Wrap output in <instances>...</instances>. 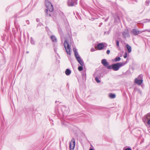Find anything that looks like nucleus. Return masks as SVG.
<instances>
[{
  "label": "nucleus",
  "mask_w": 150,
  "mask_h": 150,
  "mask_svg": "<svg viewBox=\"0 0 150 150\" xmlns=\"http://www.w3.org/2000/svg\"><path fill=\"white\" fill-rule=\"evenodd\" d=\"M99 79H100L99 78L96 76L95 77V80L97 83H99L100 82V81Z\"/></svg>",
  "instance_id": "22"
},
{
  "label": "nucleus",
  "mask_w": 150,
  "mask_h": 150,
  "mask_svg": "<svg viewBox=\"0 0 150 150\" xmlns=\"http://www.w3.org/2000/svg\"><path fill=\"white\" fill-rule=\"evenodd\" d=\"M58 30L59 33L60 35L61 38H63L64 37V35L62 29L60 27H58Z\"/></svg>",
  "instance_id": "15"
},
{
  "label": "nucleus",
  "mask_w": 150,
  "mask_h": 150,
  "mask_svg": "<svg viewBox=\"0 0 150 150\" xmlns=\"http://www.w3.org/2000/svg\"><path fill=\"white\" fill-rule=\"evenodd\" d=\"M30 42L32 45H34L35 44V41L32 37L30 38Z\"/></svg>",
  "instance_id": "25"
},
{
  "label": "nucleus",
  "mask_w": 150,
  "mask_h": 150,
  "mask_svg": "<svg viewBox=\"0 0 150 150\" xmlns=\"http://www.w3.org/2000/svg\"><path fill=\"white\" fill-rule=\"evenodd\" d=\"M146 31L148 32H150V30L147 29V30H146Z\"/></svg>",
  "instance_id": "40"
},
{
  "label": "nucleus",
  "mask_w": 150,
  "mask_h": 150,
  "mask_svg": "<svg viewBox=\"0 0 150 150\" xmlns=\"http://www.w3.org/2000/svg\"><path fill=\"white\" fill-rule=\"evenodd\" d=\"M118 19H119V17H118Z\"/></svg>",
  "instance_id": "47"
},
{
  "label": "nucleus",
  "mask_w": 150,
  "mask_h": 150,
  "mask_svg": "<svg viewBox=\"0 0 150 150\" xmlns=\"http://www.w3.org/2000/svg\"><path fill=\"white\" fill-rule=\"evenodd\" d=\"M77 0H68L67 2L68 6H73L77 4Z\"/></svg>",
  "instance_id": "8"
},
{
  "label": "nucleus",
  "mask_w": 150,
  "mask_h": 150,
  "mask_svg": "<svg viewBox=\"0 0 150 150\" xmlns=\"http://www.w3.org/2000/svg\"><path fill=\"white\" fill-rule=\"evenodd\" d=\"M109 31H107V32H105L104 33L105 34H109Z\"/></svg>",
  "instance_id": "36"
},
{
  "label": "nucleus",
  "mask_w": 150,
  "mask_h": 150,
  "mask_svg": "<svg viewBox=\"0 0 150 150\" xmlns=\"http://www.w3.org/2000/svg\"><path fill=\"white\" fill-rule=\"evenodd\" d=\"M94 150V149H90L89 150Z\"/></svg>",
  "instance_id": "43"
},
{
  "label": "nucleus",
  "mask_w": 150,
  "mask_h": 150,
  "mask_svg": "<svg viewBox=\"0 0 150 150\" xmlns=\"http://www.w3.org/2000/svg\"><path fill=\"white\" fill-rule=\"evenodd\" d=\"M127 53H125V54L124 55V57L125 58H127Z\"/></svg>",
  "instance_id": "32"
},
{
  "label": "nucleus",
  "mask_w": 150,
  "mask_h": 150,
  "mask_svg": "<svg viewBox=\"0 0 150 150\" xmlns=\"http://www.w3.org/2000/svg\"><path fill=\"white\" fill-rule=\"evenodd\" d=\"M149 2H150V1L149 0H147L146 1V2H145L146 5H147V6L149 5Z\"/></svg>",
  "instance_id": "30"
},
{
  "label": "nucleus",
  "mask_w": 150,
  "mask_h": 150,
  "mask_svg": "<svg viewBox=\"0 0 150 150\" xmlns=\"http://www.w3.org/2000/svg\"><path fill=\"white\" fill-rule=\"evenodd\" d=\"M26 23L28 25L30 23L28 20H27L26 21Z\"/></svg>",
  "instance_id": "34"
},
{
  "label": "nucleus",
  "mask_w": 150,
  "mask_h": 150,
  "mask_svg": "<svg viewBox=\"0 0 150 150\" xmlns=\"http://www.w3.org/2000/svg\"><path fill=\"white\" fill-rule=\"evenodd\" d=\"M125 64H123L122 62L118 63L109 66L108 67V69H112L114 71H117L119 70L120 67L124 65Z\"/></svg>",
  "instance_id": "1"
},
{
  "label": "nucleus",
  "mask_w": 150,
  "mask_h": 150,
  "mask_svg": "<svg viewBox=\"0 0 150 150\" xmlns=\"http://www.w3.org/2000/svg\"><path fill=\"white\" fill-rule=\"evenodd\" d=\"M54 50L55 52L56 51V50L55 49H54Z\"/></svg>",
  "instance_id": "45"
},
{
  "label": "nucleus",
  "mask_w": 150,
  "mask_h": 150,
  "mask_svg": "<svg viewBox=\"0 0 150 150\" xmlns=\"http://www.w3.org/2000/svg\"><path fill=\"white\" fill-rule=\"evenodd\" d=\"M50 38L52 42H57V38L54 35H53L51 36L50 37Z\"/></svg>",
  "instance_id": "18"
},
{
  "label": "nucleus",
  "mask_w": 150,
  "mask_h": 150,
  "mask_svg": "<svg viewBox=\"0 0 150 150\" xmlns=\"http://www.w3.org/2000/svg\"><path fill=\"white\" fill-rule=\"evenodd\" d=\"M137 88H134V90L135 91V90H137Z\"/></svg>",
  "instance_id": "44"
},
{
  "label": "nucleus",
  "mask_w": 150,
  "mask_h": 150,
  "mask_svg": "<svg viewBox=\"0 0 150 150\" xmlns=\"http://www.w3.org/2000/svg\"><path fill=\"white\" fill-rule=\"evenodd\" d=\"M81 75L83 80H84L85 81L86 78V71H84L82 72L81 73Z\"/></svg>",
  "instance_id": "16"
},
{
  "label": "nucleus",
  "mask_w": 150,
  "mask_h": 150,
  "mask_svg": "<svg viewBox=\"0 0 150 150\" xmlns=\"http://www.w3.org/2000/svg\"><path fill=\"white\" fill-rule=\"evenodd\" d=\"M121 59V58L120 57H117L114 59L115 62L120 61Z\"/></svg>",
  "instance_id": "23"
},
{
  "label": "nucleus",
  "mask_w": 150,
  "mask_h": 150,
  "mask_svg": "<svg viewBox=\"0 0 150 150\" xmlns=\"http://www.w3.org/2000/svg\"><path fill=\"white\" fill-rule=\"evenodd\" d=\"M90 149H94V147H93V146L92 145H91V147H90Z\"/></svg>",
  "instance_id": "37"
},
{
  "label": "nucleus",
  "mask_w": 150,
  "mask_h": 150,
  "mask_svg": "<svg viewBox=\"0 0 150 150\" xmlns=\"http://www.w3.org/2000/svg\"><path fill=\"white\" fill-rule=\"evenodd\" d=\"M119 41L118 40H117L116 41V45L117 46L118 48L119 47Z\"/></svg>",
  "instance_id": "28"
},
{
  "label": "nucleus",
  "mask_w": 150,
  "mask_h": 150,
  "mask_svg": "<svg viewBox=\"0 0 150 150\" xmlns=\"http://www.w3.org/2000/svg\"><path fill=\"white\" fill-rule=\"evenodd\" d=\"M145 31L144 30L143 31H140L138 30L133 29H132L131 31V33L132 35H136L139 34L140 33H141L142 32H145Z\"/></svg>",
  "instance_id": "10"
},
{
  "label": "nucleus",
  "mask_w": 150,
  "mask_h": 150,
  "mask_svg": "<svg viewBox=\"0 0 150 150\" xmlns=\"http://www.w3.org/2000/svg\"><path fill=\"white\" fill-rule=\"evenodd\" d=\"M45 28H46V30H48V28L47 27H45Z\"/></svg>",
  "instance_id": "42"
},
{
  "label": "nucleus",
  "mask_w": 150,
  "mask_h": 150,
  "mask_svg": "<svg viewBox=\"0 0 150 150\" xmlns=\"http://www.w3.org/2000/svg\"><path fill=\"white\" fill-rule=\"evenodd\" d=\"M75 146V140L72 138L69 144L70 150H74Z\"/></svg>",
  "instance_id": "9"
},
{
  "label": "nucleus",
  "mask_w": 150,
  "mask_h": 150,
  "mask_svg": "<svg viewBox=\"0 0 150 150\" xmlns=\"http://www.w3.org/2000/svg\"><path fill=\"white\" fill-rule=\"evenodd\" d=\"M62 110L64 114V115L67 114L69 112L68 108L64 106H63L62 107Z\"/></svg>",
  "instance_id": "11"
},
{
  "label": "nucleus",
  "mask_w": 150,
  "mask_h": 150,
  "mask_svg": "<svg viewBox=\"0 0 150 150\" xmlns=\"http://www.w3.org/2000/svg\"><path fill=\"white\" fill-rule=\"evenodd\" d=\"M106 53L108 54H109L110 53V50H108L106 51Z\"/></svg>",
  "instance_id": "35"
},
{
  "label": "nucleus",
  "mask_w": 150,
  "mask_h": 150,
  "mask_svg": "<svg viewBox=\"0 0 150 150\" xmlns=\"http://www.w3.org/2000/svg\"><path fill=\"white\" fill-rule=\"evenodd\" d=\"M91 52H93L95 51V49L94 48H91Z\"/></svg>",
  "instance_id": "33"
},
{
  "label": "nucleus",
  "mask_w": 150,
  "mask_h": 150,
  "mask_svg": "<svg viewBox=\"0 0 150 150\" xmlns=\"http://www.w3.org/2000/svg\"><path fill=\"white\" fill-rule=\"evenodd\" d=\"M102 64L108 69V67L109 66V63L107 62V60L105 59H103L101 61Z\"/></svg>",
  "instance_id": "13"
},
{
  "label": "nucleus",
  "mask_w": 150,
  "mask_h": 150,
  "mask_svg": "<svg viewBox=\"0 0 150 150\" xmlns=\"http://www.w3.org/2000/svg\"><path fill=\"white\" fill-rule=\"evenodd\" d=\"M102 24H103V23H100V25H99V26L100 27L101 26V25H102Z\"/></svg>",
  "instance_id": "39"
},
{
  "label": "nucleus",
  "mask_w": 150,
  "mask_h": 150,
  "mask_svg": "<svg viewBox=\"0 0 150 150\" xmlns=\"http://www.w3.org/2000/svg\"><path fill=\"white\" fill-rule=\"evenodd\" d=\"M98 47L99 50H101L103 48L104 45L103 43H100L98 45Z\"/></svg>",
  "instance_id": "17"
},
{
  "label": "nucleus",
  "mask_w": 150,
  "mask_h": 150,
  "mask_svg": "<svg viewBox=\"0 0 150 150\" xmlns=\"http://www.w3.org/2000/svg\"><path fill=\"white\" fill-rule=\"evenodd\" d=\"M122 33L123 38H126L127 37H129V32L128 30H125L122 32Z\"/></svg>",
  "instance_id": "12"
},
{
  "label": "nucleus",
  "mask_w": 150,
  "mask_h": 150,
  "mask_svg": "<svg viewBox=\"0 0 150 150\" xmlns=\"http://www.w3.org/2000/svg\"><path fill=\"white\" fill-rule=\"evenodd\" d=\"M143 22V23H147L150 22V19H145L142 20Z\"/></svg>",
  "instance_id": "24"
},
{
  "label": "nucleus",
  "mask_w": 150,
  "mask_h": 150,
  "mask_svg": "<svg viewBox=\"0 0 150 150\" xmlns=\"http://www.w3.org/2000/svg\"><path fill=\"white\" fill-rule=\"evenodd\" d=\"M48 9H46L45 11V13H46V15L47 16H49L50 17L51 15L49 13V14L48 12Z\"/></svg>",
  "instance_id": "26"
},
{
  "label": "nucleus",
  "mask_w": 150,
  "mask_h": 150,
  "mask_svg": "<svg viewBox=\"0 0 150 150\" xmlns=\"http://www.w3.org/2000/svg\"><path fill=\"white\" fill-rule=\"evenodd\" d=\"M126 47L128 50V52L130 53L131 51V47L128 44L126 45Z\"/></svg>",
  "instance_id": "21"
},
{
  "label": "nucleus",
  "mask_w": 150,
  "mask_h": 150,
  "mask_svg": "<svg viewBox=\"0 0 150 150\" xmlns=\"http://www.w3.org/2000/svg\"><path fill=\"white\" fill-rule=\"evenodd\" d=\"M65 74L66 75L68 76L71 73V71L69 69H67L65 71Z\"/></svg>",
  "instance_id": "19"
},
{
  "label": "nucleus",
  "mask_w": 150,
  "mask_h": 150,
  "mask_svg": "<svg viewBox=\"0 0 150 150\" xmlns=\"http://www.w3.org/2000/svg\"><path fill=\"white\" fill-rule=\"evenodd\" d=\"M26 53H29V52H27Z\"/></svg>",
  "instance_id": "46"
},
{
  "label": "nucleus",
  "mask_w": 150,
  "mask_h": 150,
  "mask_svg": "<svg viewBox=\"0 0 150 150\" xmlns=\"http://www.w3.org/2000/svg\"><path fill=\"white\" fill-rule=\"evenodd\" d=\"M108 18H106V19L105 20V21H108Z\"/></svg>",
  "instance_id": "41"
},
{
  "label": "nucleus",
  "mask_w": 150,
  "mask_h": 150,
  "mask_svg": "<svg viewBox=\"0 0 150 150\" xmlns=\"http://www.w3.org/2000/svg\"><path fill=\"white\" fill-rule=\"evenodd\" d=\"M83 66H79L78 67V69L79 71H81L83 70Z\"/></svg>",
  "instance_id": "27"
},
{
  "label": "nucleus",
  "mask_w": 150,
  "mask_h": 150,
  "mask_svg": "<svg viewBox=\"0 0 150 150\" xmlns=\"http://www.w3.org/2000/svg\"><path fill=\"white\" fill-rule=\"evenodd\" d=\"M67 122L65 121H62V125H64V126H67V125L66 124Z\"/></svg>",
  "instance_id": "29"
},
{
  "label": "nucleus",
  "mask_w": 150,
  "mask_h": 150,
  "mask_svg": "<svg viewBox=\"0 0 150 150\" xmlns=\"http://www.w3.org/2000/svg\"><path fill=\"white\" fill-rule=\"evenodd\" d=\"M36 21L37 22H38L39 21V20L38 18L36 19Z\"/></svg>",
  "instance_id": "38"
},
{
  "label": "nucleus",
  "mask_w": 150,
  "mask_h": 150,
  "mask_svg": "<svg viewBox=\"0 0 150 150\" xmlns=\"http://www.w3.org/2000/svg\"><path fill=\"white\" fill-rule=\"evenodd\" d=\"M143 120L144 122H147L150 125V112L143 117Z\"/></svg>",
  "instance_id": "6"
},
{
  "label": "nucleus",
  "mask_w": 150,
  "mask_h": 150,
  "mask_svg": "<svg viewBox=\"0 0 150 150\" xmlns=\"http://www.w3.org/2000/svg\"><path fill=\"white\" fill-rule=\"evenodd\" d=\"M43 25V24L42 23H38V24L37 27L38 26H41L42 25Z\"/></svg>",
  "instance_id": "31"
},
{
  "label": "nucleus",
  "mask_w": 150,
  "mask_h": 150,
  "mask_svg": "<svg viewBox=\"0 0 150 150\" xmlns=\"http://www.w3.org/2000/svg\"><path fill=\"white\" fill-rule=\"evenodd\" d=\"M21 13H22V14L20 17H24L28 14V12L26 9H25L24 10L17 13L14 16V17L15 18H17V16Z\"/></svg>",
  "instance_id": "4"
},
{
  "label": "nucleus",
  "mask_w": 150,
  "mask_h": 150,
  "mask_svg": "<svg viewBox=\"0 0 150 150\" xmlns=\"http://www.w3.org/2000/svg\"><path fill=\"white\" fill-rule=\"evenodd\" d=\"M45 4L47 8L46 9H48V11L50 12H52L53 11L54 8L52 4L48 0L45 1Z\"/></svg>",
  "instance_id": "3"
},
{
  "label": "nucleus",
  "mask_w": 150,
  "mask_h": 150,
  "mask_svg": "<svg viewBox=\"0 0 150 150\" xmlns=\"http://www.w3.org/2000/svg\"><path fill=\"white\" fill-rule=\"evenodd\" d=\"M109 97L111 98H114L116 97V95L115 94L110 93L109 95Z\"/></svg>",
  "instance_id": "20"
},
{
  "label": "nucleus",
  "mask_w": 150,
  "mask_h": 150,
  "mask_svg": "<svg viewBox=\"0 0 150 150\" xmlns=\"http://www.w3.org/2000/svg\"><path fill=\"white\" fill-rule=\"evenodd\" d=\"M143 82V75L140 74L139 75L138 77L136 78L135 80V82L137 84L140 85L142 84Z\"/></svg>",
  "instance_id": "5"
},
{
  "label": "nucleus",
  "mask_w": 150,
  "mask_h": 150,
  "mask_svg": "<svg viewBox=\"0 0 150 150\" xmlns=\"http://www.w3.org/2000/svg\"><path fill=\"white\" fill-rule=\"evenodd\" d=\"M73 50L74 52L75 57L78 62L81 66H83L84 62L81 59V57L78 54L77 49L76 48H74Z\"/></svg>",
  "instance_id": "2"
},
{
  "label": "nucleus",
  "mask_w": 150,
  "mask_h": 150,
  "mask_svg": "<svg viewBox=\"0 0 150 150\" xmlns=\"http://www.w3.org/2000/svg\"><path fill=\"white\" fill-rule=\"evenodd\" d=\"M94 77L96 76L97 77L99 78L100 79L102 77V74L100 72H99L98 71L96 72L94 74Z\"/></svg>",
  "instance_id": "14"
},
{
  "label": "nucleus",
  "mask_w": 150,
  "mask_h": 150,
  "mask_svg": "<svg viewBox=\"0 0 150 150\" xmlns=\"http://www.w3.org/2000/svg\"><path fill=\"white\" fill-rule=\"evenodd\" d=\"M64 45L67 54H70V47L67 40H65L64 41Z\"/></svg>",
  "instance_id": "7"
}]
</instances>
